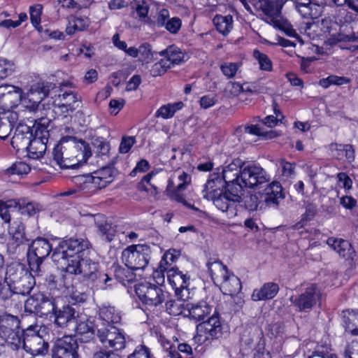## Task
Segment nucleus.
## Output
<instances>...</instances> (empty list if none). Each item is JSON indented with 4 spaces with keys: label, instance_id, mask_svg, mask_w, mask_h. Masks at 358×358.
I'll return each mask as SVG.
<instances>
[{
    "label": "nucleus",
    "instance_id": "0e129e2a",
    "mask_svg": "<svg viewBox=\"0 0 358 358\" xmlns=\"http://www.w3.org/2000/svg\"><path fill=\"white\" fill-rule=\"evenodd\" d=\"M124 268H119L118 270L115 271L116 276L117 278L120 279V281H127V282H131L134 280L135 276L134 273L129 270Z\"/></svg>",
    "mask_w": 358,
    "mask_h": 358
},
{
    "label": "nucleus",
    "instance_id": "1a4fd4ad",
    "mask_svg": "<svg viewBox=\"0 0 358 358\" xmlns=\"http://www.w3.org/2000/svg\"><path fill=\"white\" fill-rule=\"evenodd\" d=\"M54 87L55 85L49 82H40L32 85L26 93L22 92V105L29 110L35 111Z\"/></svg>",
    "mask_w": 358,
    "mask_h": 358
},
{
    "label": "nucleus",
    "instance_id": "338daca9",
    "mask_svg": "<svg viewBox=\"0 0 358 358\" xmlns=\"http://www.w3.org/2000/svg\"><path fill=\"white\" fill-rule=\"evenodd\" d=\"M345 358H358V343L352 341L345 348L344 351Z\"/></svg>",
    "mask_w": 358,
    "mask_h": 358
},
{
    "label": "nucleus",
    "instance_id": "c756f323",
    "mask_svg": "<svg viewBox=\"0 0 358 358\" xmlns=\"http://www.w3.org/2000/svg\"><path fill=\"white\" fill-rule=\"evenodd\" d=\"M295 6L303 18L316 19L322 14L321 8L315 0H298Z\"/></svg>",
    "mask_w": 358,
    "mask_h": 358
},
{
    "label": "nucleus",
    "instance_id": "c9c22d12",
    "mask_svg": "<svg viewBox=\"0 0 358 358\" xmlns=\"http://www.w3.org/2000/svg\"><path fill=\"white\" fill-rule=\"evenodd\" d=\"M46 138H32L29 147L27 148L28 156L32 159H38L43 156L46 149Z\"/></svg>",
    "mask_w": 358,
    "mask_h": 358
},
{
    "label": "nucleus",
    "instance_id": "bb28decb",
    "mask_svg": "<svg viewBox=\"0 0 358 358\" xmlns=\"http://www.w3.org/2000/svg\"><path fill=\"white\" fill-rule=\"evenodd\" d=\"M254 6L262 10L272 19L277 18L281 13L283 4L278 0H252Z\"/></svg>",
    "mask_w": 358,
    "mask_h": 358
},
{
    "label": "nucleus",
    "instance_id": "a878e982",
    "mask_svg": "<svg viewBox=\"0 0 358 358\" xmlns=\"http://www.w3.org/2000/svg\"><path fill=\"white\" fill-rule=\"evenodd\" d=\"M208 271L216 285H219L230 273L225 265L220 260L210 258L206 264Z\"/></svg>",
    "mask_w": 358,
    "mask_h": 358
},
{
    "label": "nucleus",
    "instance_id": "412c9836",
    "mask_svg": "<svg viewBox=\"0 0 358 358\" xmlns=\"http://www.w3.org/2000/svg\"><path fill=\"white\" fill-rule=\"evenodd\" d=\"M74 324L69 333L76 332L80 341L87 343L94 337L93 322L87 318L86 315L79 314Z\"/></svg>",
    "mask_w": 358,
    "mask_h": 358
},
{
    "label": "nucleus",
    "instance_id": "4c0bfd02",
    "mask_svg": "<svg viewBox=\"0 0 358 358\" xmlns=\"http://www.w3.org/2000/svg\"><path fill=\"white\" fill-rule=\"evenodd\" d=\"M185 301L181 299L178 300H170L166 303V311L173 316L183 315L187 317L188 315V303L185 304Z\"/></svg>",
    "mask_w": 358,
    "mask_h": 358
},
{
    "label": "nucleus",
    "instance_id": "72a5a7b5",
    "mask_svg": "<svg viewBox=\"0 0 358 358\" xmlns=\"http://www.w3.org/2000/svg\"><path fill=\"white\" fill-rule=\"evenodd\" d=\"M159 54L166 58L165 61L171 67V65L179 64L185 61V54L176 45H170Z\"/></svg>",
    "mask_w": 358,
    "mask_h": 358
},
{
    "label": "nucleus",
    "instance_id": "6ab92c4d",
    "mask_svg": "<svg viewBox=\"0 0 358 358\" xmlns=\"http://www.w3.org/2000/svg\"><path fill=\"white\" fill-rule=\"evenodd\" d=\"M55 103L62 113H73L80 106L81 96L76 91L61 88Z\"/></svg>",
    "mask_w": 358,
    "mask_h": 358
},
{
    "label": "nucleus",
    "instance_id": "052dcab7",
    "mask_svg": "<svg viewBox=\"0 0 358 358\" xmlns=\"http://www.w3.org/2000/svg\"><path fill=\"white\" fill-rule=\"evenodd\" d=\"M42 6L37 4L35 6H31L29 8L31 22L34 26L38 25L41 22Z\"/></svg>",
    "mask_w": 358,
    "mask_h": 358
},
{
    "label": "nucleus",
    "instance_id": "bf43d9fd",
    "mask_svg": "<svg viewBox=\"0 0 358 358\" xmlns=\"http://www.w3.org/2000/svg\"><path fill=\"white\" fill-rule=\"evenodd\" d=\"M128 358H152L150 349L145 345L136 347L132 354Z\"/></svg>",
    "mask_w": 358,
    "mask_h": 358
},
{
    "label": "nucleus",
    "instance_id": "6e6552de",
    "mask_svg": "<svg viewBox=\"0 0 358 358\" xmlns=\"http://www.w3.org/2000/svg\"><path fill=\"white\" fill-rule=\"evenodd\" d=\"M57 308L55 299L43 293L38 292L28 298L24 303V311L40 317L53 313Z\"/></svg>",
    "mask_w": 358,
    "mask_h": 358
},
{
    "label": "nucleus",
    "instance_id": "f03ea898",
    "mask_svg": "<svg viewBox=\"0 0 358 358\" xmlns=\"http://www.w3.org/2000/svg\"><path fill=\"white\" fill-rule=\"evenodd\" d=\"M52 155L60 168L76 169L86 162L91 156V150L83 141L76 142L73 138H65L56 145Z\"/></svg>",
    "mask_w": 358,
    "mask_h": 358
},
{
    "label": "nucleus",
    "instance_id": "4468645a",
    "mask_svg": "<svg viewBox=\"0 0 358 358\" xmlns=\"http://www.w3.org/2000/svg\"><path fill=\"white\" fill-rule=\"evenodd\" d=\"M164 271H166L168 280L175 289L178 298L182 300L188 299L189 292L187 287L189 284V277L179 271L178 268H164Z\"/></svg>",
    "mask_w": 358,
    "mask_h": 358
},
{
    "label": "nucleus",
    "instance_id": "9d476101",
    "mask_svg": "<svg viewBox=\"0 0 358 358\" xmlns=\"http://www.w3.org/2000/svg\"><path fill=\"white\" fill-rule=\"evenodd\" d=\"M242 189L243 187L254 188L271 180L270 176L260 166L255 164H246L240 176Z\"/></svg>",
    "mask_w": 358,
    "mask_h": 358
},
{
    "label": "nucleus",
    "instance_id": "6e6d98bb",
    "mask_svg": "<svg viewBox=\"0 0 358 358\" xmlns=\"http://www.w3.org/2000/svg\"><path fill=\"white\" fill-rule=\"evenodd\" d=\"M243 201L246 209L250 211L257 210L259 205V198L256 194H249L244 196Z\"/></svg>",
    "mask_w": 358,
    "mask_h": 358
},
{
    "label": "nucleus",
    "instance_id": "5fc2aeb1",
    "mask_svg": "<svg viewBox=\"0 0 358 358\" xmlns=\"http://www.w3.org/2000/svg\"><path fill=\"white\" fill-rule=\"evenodd\" d=\"M13 70V63L6 59L0 58V79H3L6 76L11 75Z\"/></svg>",
    "mask_w": 358,
    "mask_h": 358
},
{
    "label": "nucleus",
    "instance_id": "f704fd0d",
    "mask_svg": "<svg viewBox=\"0 0 358 358\" xmlns=\"http://www.w3.org/2000/svg\"><path fill=\"white\" fill-rule=\"evenodd\" d=\"M94 220L102 237L106 241L110 242L113 239L114 231L112 229L110 224L107 222L105 215L103 214L94 215Z\"/></svg>",
    "mask_w": 358,
    "mask_h": 358
},
{
    "label": "nucleus",
    "instance_id": "a19ab883",
    "mask_svg": "<svg viewBox=\"0 0 358 358\" xmlns=\"http://www.w3.org/2000/svg\"><path fill=\"white\" fill-rule=\"evenodd\" d=\"M16 209L22 215L33 216L39 212L40 208L38 203L29 201L27 199H15Z\"/></svg>",
    "mask_w": 358,
    "mask_h": 358
},
{
    "label": "nucleus",
    "instance_id": "7ed1b4c3",
    "mask_svg": "<svg viewBox=\"0 0 358 358\" xmlns=\"http://www.w3.org/2000/svg\"><path fill=\"white\" fill-rule=\"evenodd\" d=\"M49 329L45 325H29L20 336V348L33 355H45L48 351Z\"/></svg>",
    "mask_w": 358,
    "mask_h": 358
},
{
    "label": "nucleus",
    "instance_id": "0eeeda50",
    "mask_svg": "<svg viewBox=\"0 0 358 358\" xmlns=\"http://www.w3.org/2000/svg\"><path fill=\"white\" fill-rule=\"evenodd\" d=\"M150 252V248L147 245H131L123 250L122 259L131 270L143 269L148 264Z\"/></svg>",
    "mask_w": 358,
    "mask_h": 358
},
{
    "label": "nucleus",
    "instance_id": "f8f14e48",
    "mask_svg": "<svg viewBox=\"0 0 358 358\" xmlns=\"http://www.w3.org/2000/svg\"><path fill=\"white\" fill-rule=\"evenodd\" d=\"M97 336L105 348L119 350L125 347L124 334L113 324H107L106 327L99 328L97 331Z\"/></svg>",
    "mask_w": 358,
    "mask_h": 358
},
{
    "label": "nucleus",
    "instance_id": "a18cd8bd",
    "mask_svg": "<svg viewBox=\"0 0 358 358\" xmlns=\"http://www.w3.org/2000/svg\"><path fill=\"white\" fill-rule=\"evenodd\" d=\"M17 203L15 199H10L6 202H0V217L6 223H9L11 219V214L16 209Z\"/></svg>",
    "mask_w": 358,
    "mask_h": 358
},
{
    "label": "nucleus",
    "instance_id": "ddd939ff",
    "mask_svg": "<svg viewBox=\"0 0 358 358\" xmlns=\"http://www.w3.org/2000/svg\"><path fill=\"white\" fill-rule=\"evenodd\" d=\"M135 291L139 299L148 306H157L164 301L163 290L156 285L140 283L136 285Z\"/></svg>",
    "mask_w": 358,
    "mask_h": 358
},
{
    "label": "nucleus",
    "instance_id": "13d9d810",
    "mask_svg": "<svg viewBox=\"0 0 358 358\" xmlns=\"http://www.w3.org/2000/svg\"><path fill=\"white\" fill-rule=\"evenodd\" d=\"M316 213V208L312 204H308L306 206V213L303 215L301 222L294 226V229H299L303 227L304 222L310 220Z\"/></svg>",
    "mask_w": 358,
    "mask_h": 358
},
{
    "label": "nucleus",
    "instance_id": "58836bf2",
    "mask_svg": "<svg viewBox=\"0 0 358 358\" xmlns=\"http://www.w3.org/2000/svg\"><path fill=\"white\" fill-rule=\"evenodd\" d=\"M343 322L345 330L352 335H358V310L343 312Z\"/></svg>",
    "mask_w": 358,
    "mask_h": 358
},
{
    "label": "nucleus",
    "instance_id": "49530a36",
    "mask_svg": "<svg viewBox=\"0 0 358 358\" xmlns=\"http://www.w3.org/2000/svg\"><path fill=\"white\" fill-rule=\"evenodd\" d=\"M9 233L19 244H22L25 241L24 227L21 222H13L9 227Z\"/></svg>",
    "mask_w": 358,
    "mask_h": 358
},
{
    "label": "nucleus",
    "instance_id": "e433bc0d",
    "mask_svg": "<svg viewBox=\"0 0 358 358\" xmlns=\"http://www.w3.org/2000/svg\"><path fill=\"white\" fill-rule=\"evenodd\" d=\"M22 90L17 87L10 94L4 96L0 99V109L2 111L10 110L14 106H17L18 103H22Z\"/></svg>",
    "mask_w": 358,
    "mask_h": 358
},
{
    "label": "nucleus",
    "instance_id": "f257e3e1",
    "mask_svg": "<svg viewBox=\"0 0 358 358\" xmlns=\"http://www.w3.org/2000/svg\"><path fill=\"white\" fill-rule=\"evenodd\" d=\"M90 246L86 239L71 238L59 243L52 257L66 273L81 275L83 280L92 289L105 290L112 285L113 280L101 269L99 262L84 257Z\"/></svg>",
    "mask_w": 358,
    "mask_h": 358
},
{
    "label": "nucleus",
    "instance_id": "7c9ffc66",
    "mask_svg": "<svg viewBox=\"0 0 358 358\" xmlns=\"http://www.w3.org/2000/svg\"><path fill=\"white\" fill-rule=\"evenodd\" d=\"M327 244L341 257L345 259H353L355 251L348 241L339 238L329 237L327 240Z\"/></svg>",
    "mask_w": 358,
    "mask_h": 358
},
{
    "label": "nucleus",
    "instance_id": "3c124183",
    "mask_svg": "<svg viewBox=\"0 0 358 358\" xmlns=\"http://www.w3.org/2000/svg\"><path fill=\"white\" fill-rule=\"evenodd\" d=\"M29 266L30 268L31 273H34L36 276H42L44 273V269L41 266V264L43 259H34L32 257H27Z\"/></svg>",
    "mask_w": 358,
    "mask_h": 358
},
{
    "label": "nucleus",
    "instance_id": "8fccbe9b",
    "mask_svg": "<svg viewBox=\"0 0 358 358\" xmlns=\"http://www.w3.org/2000/svg\"><path fill=\"white\" fill-rule=\"evenodd\" d=\"M331 147L334 149H335L337 151H341L342 152H344L345 158L348 162H352L354 161L355 155V150L352 147V145L346 144V145H341V144H331Z\"/></svg>",
    "mask_w": 358,
    "mask_h": 358
},
{
    "label": "nucleus",
    "instance_id": "680f3d73",
    "mask_svg": "<svg viewBox=\"0 0 358 358\" xmlns=\"http://www.w3.org/2000/svg\"><path fill=\"white\" fill-rule=\"evenodd\" d=\"M175 252H176L175 250H169L164 255L162 259L160 262L161 268H164L165 265L171 264L178 258L180 254L178 252L175 254Z\"/></svg>",
    "mask_w": 358,
    "mask_h": 358
},
{
    "label": "nucleus",
    "instance_id": "5701e85b",
    "mask_svg": "<svg viewBox=\"0 0 358 358\" xmlns=\"http://www.w3.org/2000/svg\"><path fill=\"white\" fill-rule=\"evenodd\" d=\"M32 138L33 134L31 127L26 124H19L11 139V145L17 150H26Z\"/></svg>",
    "mask_w": 358,
    "mask_h": 358
},
{
    "label": "nucleus",
    "instance_id": "69168bd1",
    "mask_svg": "<svg viewBox=\"0 0 358 358\" xmlns=\"http://www.w3.org/2000/svg\"><path fill=\"white\" fill-rule=\"evenodd\" d=\"M135 138L133 136L124 137L120 143L119 150L121 153H127L135 143Z\"/></svg>",
    "mask_w": 358,
    "mask_h": 358
},
{
    "label": "nucleus",
    "instance_id": "2eb2a0df",
    "mask_svg": "<svg viewBox=\"0 0 358 358\" xmlns=\"http://www.w3.org/2000/svg\"><path fill=\"white\" fill-rule=\"evenodd\" d=\"M320 298V291L316 285L313 284L301 294L292 296L289 301L300 312H308L313 308Z\"/></svg>",
    "mask_w": 358,
    "mask_h": 358
},
{
    "label": "nucleus",
    "instance_id": "2f4dec72",
    "mask_svg": "<svg viewBox=\"0 0 358 358\" xmlns=\"http://www.w3.org/2000/svg\"><path fill=\"white\" fill-rule=\"evenodd\" d=\"M215 310L213 306L209 304L206 301H201L195 303H188V315L192 320L199 321L213 310Z\"/></svg>",
    "mask_w": 358,
    "mask_h": 358
},
{
    "label": "nucleus",
    "instance_id": "37998d69",
    "mask_svg": "<svg viewBox=\"0 0 358 358\" xmlns=\"http://www.w3.org/2000/svg\"><path fill=\"white\" fill-rule=\"evenodd\" d=\"M99 316L101 319L108 324H117L120 322V313L113 306H104L100 309Z\"/></svg>",
    "mask_w": 358,
    "mask_h": 358
},
{
    "label": "nucleus",
    "instance_id": "423d86ee",
    "mask_svg": "<svg viewBox=\"0 0 358 358\" xmlns=\"http://www.w3.org/2000/svg\"><path fill=\"white\" fill-rule=\"evenodd\" d=\"M223 334L224 327L216 310H214L213 315L207 321L196 326L195 340L199 343H205L213 339H218Z\"/></svg>",
    "mask_w": 358,
    "mask_h": 358
},
{
    "label": "nucleus",
    "instance_id": "473e14b6",
    "mask_svg": "<svg viewBox=\"0 0 358 358\" xmlns=\"http://www.w3.org/2000/svg\"><path fill=\"white\" fill-rule=\"evenodd\" d=\"M279 291V286L275 282H266L260 289L253 291L251 298L254 301L268 300L274 298Z\"/></svg>",
    "mask_w": 358,
    "mask_h": 358
},
{
    "label": "nucleus",
    "instance_id": "09e8293b",
    "mask_svg": "<svg viewBox=\"0 0 358 358\" xmlns=\"http://www.w3.org/2000/svg\"><path fill=\"white\" fill-rule=\"evenodd\" d=\"M138 57L142 62H145L146 63L152 61L154 57V54L156 52H152L151 46L148 43H143L138 48Z\"/></svg>",
    "mask_w": 358,
    "mask_h": 358
},
{
    "label": "nucleus",
    "instance_id": "e2e57ef3",
    "mask_svg": "<svg viewBox=\"0 0 358 358\" xmlns=\"http://www.w3.org/2000/svg\"><path fill=\"white\" fill-rule=\"evenodd\" d=\"M182 22L178 17L169 20L164 25L166 30L171 34H177L181 27Z\"/></svg>",
    "mask_w": 358,
    "mask_h": 358
},
{
    "label": "nucleus",
    "instance_id": "393cba45",
    "mask_svg": "<svg viewBox=\"0 0 358 358\" xmlns=\"http://www.w3.org/2000/svg\"><path fill=\"white\" fill-rule=\"evenodd\" d=\"M52 250V246L45 238H37L29 247L27 257L45 259Z\"/></svg>",
    "mask_w": 358,
    "mask_h": 358
},
{
    "label": "nucleus",
    "instance_id": "a211bd4d",
    "mask_svg": "<svg viewBox=\"0 0 358 358\" xmlns=\"http://www.w3.org/2000/svg\"><path fill=\"white\" fill-rule=\"evenodd\" d=\"M77 341L74 338L65 336L58 339L52 350V358H78Z\"/></svg>",
    "mask_w": 358,
    "mask_h": 358
},
{
    "label": "nucleus",
    "instance_id": "b1692460",
    "mask_svg": "<svg viewBox=\"0 0 358 358\" xmlns=\"http://www.w3.org/2000/svg\"><path fill=\"white\" fill-rule=\"evenodd\" d=\"M222 179L220 172L210 174L202 190L203 197L209 199L220 192H222V189L224 187L226 189V184Z\"/></svg>",
    "mask_w": 358,
    "mask_h": 358
},
{
    "label": "nucleus",
    "instance_id": "603ef678",
    "mask_svg": "<svg viewBox=\"0 0 358 358\" xmlns=\"http://www.w3.org/2000/svg\"><path fill=\"white\" fill-rule=\"evenodd\" d=\"M239 66V63L226 62L220 66V69L226 77L232 78L235 76Z\"/></svg>",
    "mask_w": 358,
    "mask_h": 358
},
{
    "label": "nucleus",
    "instance_id": "cd10ccee",
    "mask_svg": "<svg viewBox=\"0 0 358 358\" xmlns=\"http://www.w3.org/2000/svg\"><path fill=\"white\" fill-rule=\"evenodd\" d=\"M263 198L267 206H277L285 198L281 185L276 181L271 182L264 190Z\"/></svg>",
    "mask_w": 358,
    "mask_h": 358
},
{
    "label": "nucleus",
    "instance_id": "aec40b11",
    "mask_svg": "<svg viewBox=\"0 0 358 358\" xmlns=\"http://www.w3.org/2000/svg\"><path fill=\"white\" fill-rule=\"evenodd\" d=\"M244 165L245 162L237 158L222 169V172L220 173L226 184V187H229L230 184L238 185L242 187L240 176L242 174Z\"/></svg>",
    "mask_w": 358,
    "mask_h": 358
},
{
    "label": "nucleus",
    "instance_id": "79ce46f5",
    "mask_svg": "<svg viewBox=\"0 0 358 358\" xmlns=\"http://www.w3.org/2000/svg\"><path fill=\"white\" fill-rule=\"evenodd\" d=\"M219 285L222 286L230 295L238 293L242 288L240 279L231 273Z\"/></svg>",
    "mask_w": 358,
    "mask_h": 358
},
{
    "label": "nucleus",
    "instance_id": "dca6fc26",
    "mask_svg": "<svg viewBox=\"0 0 358 358\" xmlns=\"http://www.w3.org/2000/svg\"><path fill=\"white\" fill-rule=\"evenodd\" d=\"M279 120V119H277V117L273 115H268L262 121L260 124L241 127L238 129L237 131H240L245 134H248L257 136H262L265 139H272L279 136L280 134H278L276 131L266 130L265 129L264 126L271 128L275 127Z\"/></svg>",
    "mask_w": 358,
    "mask_h": 358
},
{
    "label": "nucleus",
    "instance_id": "f3484780",
    "mask_svg": "<svg viewBox=\"0 0 358 358\" xmlns=\"http://www.w3.org/2000/svg\"><path fill=\"white\" fill-rule=\"evenodd\" d=\"M229 187H226L224 193L220 192L213 196L212 200L214 205L220 210L227 211L231 206V202H240L241 201L242 187L240 185H229Z\"/></svg>",
    "mask_w": 358,
    "mask_h": 358
},
{
    "label": "nucleus",
    "instance_id": "de8ad7c7",
    "mask_svg": "<svg viewBox=\"0 0 358 358\" xmlns=\"http://www.w3.org/2000/svg\"><path fill=\"white\" fill-rule=\"evenodd\" d=\"M253 56L258 61L261 70L266 71H272V62L266 55L257 50H255L253 52Z\"/></svg>",
    "mask_w": 358,
    "mask_h": 358
},
{
    "label": "nucleus",
    "instance_id": "c03bdc74",
    "mask_svg": "<svg viewBox=\"0 0 358 358\" xmlns=\"http://www.w3.org/2000/svg\"><path fill=\"white\" fill-rule=\"evenodd\" d=\"M182 106L183 103L180 101L163 105L156 111L155 116L163 119L171 118L177 110L182 108Z\"/></svg>",
    "mask_w": 358,
    "mask_h": 358
},
{
    "label": "nucleus",
    "instance_id": "9b49d317",
    "mask_svg": "<svg viewBox=\"0 0 358 358\" xmlns=\"http://www.w3.org/2000/svg\"><path fill=\"white\" fill-rule=\"evenodd\" d=\"M115 171L110 166H105L95 173V176H78L75 178L76 182L83 185L82 189L97 187L104 188L113 180Z\"/></svg>",
    "mask_w": 358,
    "mask_h": 358
},
{
    "label": "nucleus",
    "instance_id": "774afa93",
    "mask_svg": "<svg viewBox=\"0 0 358 358\" xmlns=\"http://www.w3.org/2000/svg\"><path fill=\"white\" fill-rule=\"evenodd\" d=\"M92 358H121L117 354L110 350H101L94 353Z\"/></svg>",
    "mask_w": 358,
    "mask_h": 358
},
{
    "label": "nucleus",
    "instance_id": "4be33fe9",
    "mask_svg": "<svg viewBox=\"0 0 358 358\" xmlns=\"http://www.w3.org/2000/svg\"><path fill=\"white\" fill-rule=\"evenodd\" d=\"M55 315V324L62 328L66 329L69 331L73 327L79 313L74 308L70 306H64L62 309L53 312Z\"/></svg>",
    "mask_w": 358,
    "mask_h": 358
},
{
    "label": "nucleus",
    "instance_id": "864d4df0",
    "mask_svg": "<svg viewBox=\"0 0 358 358\" xmlns=\"http://www.w3.org/2000/svg\"><path fill=\"white\" fill-rule=\"evenodd\" d=\"M30 170V166L24 162H17L8 169L10 173L16 175H26Z\"/></svg>",
    "mask_w": 358,
    "mask_h": 358
},
{
    "label": "nucleus",
    "instance_id": "20e7f679",
    "mask_svg": "<svg viewBox=\"0 0 358 358\" xmlns=\"http://www.w3.org/2000/svg\"><path fill=\"white\" fill-rule=\"evenodd\" d=\"M5 282L11 288L13 294L26 295L29 294L35 285L33 274L21 264L8 266Z\"/></svg>",
    "mask_w": 358,
    "mask_h": 358
},
{
    "label": "nucleus",
    "instance_id": "39448f33",
    "mask_svg": "<svg viewBox=\"0 0 358 358\" xmlns=\"http://www.w3.org/2000/svg\"><path fill=\"white\" fill-rule=\"evenodd\" d=\"M20 320L6 312L0 314V338L10 344L13 350L20 348Z\"/></svg>",
    "mask_w": 358,
    "mask_h": 358
},
{
    "label": "nucleus",
    "instance_id": "c85d7f7f",
    "mask_svg": "<svg viewBox=\"0 0 358 358\" xmlns=\"http://www.w3.org/2000/svg\"><path fill=\"white\" fill-rule=\"evenodd\" d=\"M18 120V114L11 110L0 111V138L5 140Z\"/></svg>",
    "mask_w": 358,
    "mask_h": 358
},
{
    "label": "nucleus",
    "instance_id": "ea45409f",
    "mask_svg": "<svg viewBox=\"0 0 358 358\" xmlns=\"http://www.w3.org/2000/svg\"><path fill=\"white\" fill-rule=\"evenodd\" d=\"M213 21L217 30L224 36L227 35L233 28V17L230 15H217Z\"/></svg>",
    "mask_w": 358,
    "mask_h": 358
},
{
    "label": "nucleus",
    "instance_id": "4d7b16f0",
    "mask_svg": "<svg viewBox=\"0 0 358 358\" xmlns=\"http://www.w3.org/2000/svg\"><path fill=\"white\" fill-rule=\"evenodd\" d=\"M170 64H167L165 59H161L160 62L155 63L151 69V73L153 76H161L168 69H170Z\"/></svg>",
    "mask_w": 358,
    "mask_h": 358
}]
</instances>
